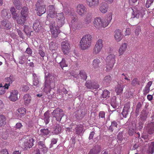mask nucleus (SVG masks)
<instances>
[{
  "label": "nucleus",
  "mask_w": 154,
  "mask_h": 154,
  "mask_svg": "<svg viewBox=\"0 0 154 154\" xmlns=\"http://www.w3.org/2000/svg\"><path fill=\"white\" fill-rule=\"evenodd\" d=\"M112 13H109L107 16L104 19L100 17H96L93 21L94 26L97 29H100L102 27L105 28L109 24L112 19Z\"/></svg>",
  "instance_id": "nucleus-1"
},
{
  "label": "nucleus",
  "mask_w": 154,
  "mask_h": 154,
  "mask_svg": "<svg viewBox=\"0 0 154 154\" xmlns=\"http://www.w3.org/2000/svg\"><path fill=\"white\" fill-rule=\"evenodd\" d=\"M92 39V36L89 34L84 35L79 42L80 48L82 50L88 49L91 46Z\"/></svg>",
  "instance_id": "nucleus-2"
},
{
  "label": "nucleus",
  "mask_w": 154,
  "mask_h": 154,
  "mask_svg": "<svg viewBox=\"0 0 154 154\" xmlns=\"http://www.w3.org/2000/svg\"><path fill=\"white\" fill-rule=\"evenodd\" d=\"M35 7V10L37 11L38 15L40 16L46 12V5L44 3L43 0H38Z\"/></svg>",
  "instance_id": "nucleus-3"
},
{
  "label": "nucleus",
  "mask_w": 154,
  "mask_h": 154,
  "mask_svg": "<svg viewBox=\"0 0 154 154\" xmlns=\"http://www.w3.org/2000/svg\"><path fill=\"white\" fill-rule=\"evenodd\" d=\"M133 11L132 17L137 18H142L144 15V9L139 6H135L131 8Z\"/></svg>",
  "instance_id": "nucleus-4"
},
{
  "label": "nucleus",
  "mask_w": 154,
  "mask_h": 154,
  "mask_svg": "<svg viewBox=\"0 0 154 154\" xmlns=\"http://www.w3.org/2000/svg\"><path fill=\"white\" fill-rule=\"evenodd\" d=\"M34 140L31 137L23 138L20 143H21L22 147L27 149L31 148L33 146Z\"/></svg>",
  "instance_id": "nucleus-5"
},
{
  "label": "nucleus",
  "mask_w": 154,
  "mask_h": 154,
  "mask_svg": "<svg viewBox=\"0 0 154 154\" xmlns=\"http://www.w3.org/2000/svg\"><path fill=\"white\" fill-rule=\"evenodd\" d=\"M68 17L71 20V26L74 30L79 29L81 27L80 23L77 19L76 16L72 15H69Z\"/></svg>",
  "instance_id": "nucleus-6"
},
{
  "label": "nucleus",
  "mask_w": 154,
  "mask_h": 154,
  "mask_svg": "<svg viewBox=\"0 0 154 154\" xmlns=\"http://www.w3.org/2000/svg\"><path fill=\"white\" fill-rule=\"evenodd\" d=\"M51 115L53 118H55L56 121L59 123L64 115V113L62 109L57 108L51 112Z\"/></svg>",
  "instance_id": "nucleus-7"
},
{
  "label": "nucleus",
  "mask_w": 154,
  "mask_h": 154,
  "mask_svg": "<svg viewBox=\"0 0 154 154\" xmlns=\"http://www.w3.org/2000/svg\"><path fill=\"white\" fill-rule=\"evenodd\" d=\"M103 40L101 39H99L97 40L93 50V54H97L101 51L103 47Z\"/></svg>",
  "instance_id": "nucleus-8"
},
{
  "label": "nucleus",
  "mask_w": 154,
  "mask_h": 154,
  "mask_svg": "<svg viewBox=\"0 0 154 154\" xmlns=\"http://www.w3.org/2000/svg\"><path fill=\"white\" fill-rule=\"evenodd\" d=\"M49 11L47 16V20L51 21V19L55 18L57 16V13L55 11L54 7L53 5L49 6Z\"/></svg>",
  "instance_id": "nucleus-9"
},
{
  "label": "nucleus",
  "mask_w": 154,
  "mask_h": 154,
  "mask_svg": "<svg viewBox=\"0 0 154 154\" xmlns=\"http://www.w3.org/2000/svg\"><path fill=\"white\" fill-rule=\"evenodd\" d=\"M61 49L64 55L68 54L70 49V47L67 41H63L61 42Z\"/></svg>",
  "instance_id": "nucleus-10"
},
{
  "label": "nucleus",
  "mask_w": 154,
  "mask_h": 154,
  "mask_svg": "<svg viewBox=\"0 0 154 154\" xmlns=\"http://www.w3.org/2000/svg\"><path fill=\"white\" fill-rule=\"evenodd\" d=\"M103 61V59L100 57H97L94 59L92 63L93 68L95 70H97L101 66V62Z\"/></svg>",
  "instance_id": "nucleus-11"
},
{
  "label": "nucleus",
  "mask_w": 154,
  "mask_h": 154,
  "mask_svg": "<svg viewBox=\"0 0 154 154\" xmlns=\"http://www.w3.org/2000/svg\"><path fill=\"white\" fill-rule=\"evenodd\" d=\"M48 76L47 79H45V82L48 83L52 88H55V82L57 80V78L50 74H48Z\"/></svg>",
  "instance_id": "nucleus-12"
},
{
  "label": "nucleus",
  "mask_w": 154,
  "mask_h": 154,
  "mask_svg": "<svg viewBox=\"0 0 154 154\" xmlns=\"http://www.w3.org/2000/svg\"><path fill=\"white\" fill-rule=\"evenodd\" d=\"M55 23L52 24L50 26V30L51 33L52 37L55 38L58 37L60 31V30H58L55 26Z\"/></svg>",
  "instance_id": "nucleus-13"
},
{
  "label": "nucleus",
  "mask_w": 154,
  "mask_h": 154,
  "mask_svg": "<svg viewBox=\"0 0 154 154\" xmlns=\"http://www.w3.org/2000/svg\"><path fill=\"white\" fill-rule=\"evenodd\" d=\"M19 92L17 90H12L11 92L9 99V100L13 102H15L18 99Z\"/></svg>",
  "instance_id": "nucleus-14"
},
{
  "label": "nucleus",
  "mask_w": 154,
  "mask_h": 154,
  "mask_svg": "<svg viewBox=\"0 0 154 154\" xmlns=\"http://www.w3.org/2000/svg\"><path fill=\"white\" fill-rule=\"evenodd\" d=\"M76 8L77 13L81 16H83L87 11L86 8L83 4H79Z\"/></svg>",
  "instance_id": "nucleus-15"
},
{
  "label": "nucleus",
  "mask_w": 154,
  "mask_h": 154,
  "mask_svg": "<svg viewBox=\"0 0 154 154\" xmlns=\"http://www.w3.org/2000/svg\"><path fill=\"white\" fill-rule=\"evenodd\" d=\"M114 36L116 41L117 42H120L123 38V35L119 29H117L115 31Z\"/></svg>",
  "instance_id": "nucleus-16"
},
{
  "label": "nucleus",
  "mask_w": 154,
  "mask_h": 154,
  "mask_svg": "<svg viewBox=\"0 0 154 154\" xmlns=\"http://www.w3.org/2000/svg\"><path fill=\"white\" fill-rule=\"evenodd\" d=\"M128 43L124 42L121 44L118 50V55L119 56H122L126 51L128 47Z\"/></svg>",
  "instance_id": "nucleus-17"
},
{
  "label": "nucleus",
  "mask_w": 154,
  "mask_h": 154,
  "mask_svg": "<svg viewBox=\"0 0 154 154\" xmlns=\"http://www.w3.org/2000/svg\"><path fill=\"white\" fill-rule=\"evenodd\" d=\"M87 5L90 8H94L98 5L99 0H86Z\"/></svg>",
  "instance_id": "nucleus-18"
},
{
  "label": "nucleus",
  "mask_w": 154,
  "mask_h": 154,
  "mask_svg": "<svg viewBox=\"0 0 154 154\" xmlns=\"http://www.w3.org/2000/svg\"><path fill=\"white\" fill-rule=\"evenodd\" d=\"M116 61L115 55L110 54H109L106 58V62L109 63L113 64H115Z\"/></svg>",
  "instance_id": "nucleus-19"
},
{
  "label": "nucleus",
  "mask_w": 154,
  "mask_h": 154,
  "mask_svg": "<svg viewBox=\"0 0 154 154\" xmlns=\"http://www.w3.org/2000/svg\"><path fill=\"white\" fill-rule=\"evenodd\" d=\"M92 16L91 14L88 13L85 15L84 19V23L87 25L90 23L92 20Z\"/></svg>",
  "instance_id": "nucleus-20"
},
{
  "label": "nucleus",
  "mask_w": 154,
  "mask_h": 154,
  "mask_svg": "<svg viewBox=\"0 0 154 154\" xmlns=\"http://www.w3.org/2000/svg\"><path fill=\"white\" fill-rule=\"evenodd\" d=\"M38 147L43 153H45L48 151V148L46 146L44 142L40 141L38 143Z\"/></svg>",
  "instance_id": "nucleus-21"
},
{
  "label": "nucleus",
  "mask_w": 154,
  "mask_h": 154,
  "mask_svg": "<svg viewBox=\"0 0 154 154\" xmlns=\"http://www.w3.org/2000/svg\"><path fill=\"white\" fill-rule=\"evenodd\" d=\"M108 7L106 3L101 4L99 8L100 11L102 13H106L108 10Z\"/></svg>",
  "instance_id": "nucleus-22"
},
{
  "label": "nucleus",
  "mask_w": 154,
  "mask_h": 154,
  "mask_svg": "<svg viewBox=\"0 0 154 154\" xmlns=\"http://www.w3.org/2000/svg\"><path fill=\"white\" fill-rule=\"evenodd\" d=\"M1 25L4 26L5 29H10L11 27V23L8 20H3L1 23Z\"/></svg>",
  "instance_id": "nucleus-23"
},
{
  "label": "nucleus",
  "mask_w": 154,
  "mask_h": 154,
  "mask_svg": "<svg viewBox=\"0 0 154 154\" xmlns=\"http://www.w3.org/2000/svg\"><path fill=\"white\" fill-rule=\"evenodd\" d=\"M101 149L100 147L97 146L92 148L88 154H97L100 152Z\"/></svg>",
  "instance_id": "nucleus-24"
},
{
  "label": "nucleus",
  "mask_w": 154,
  "mask_h": 154,
  "mask_svg": "<svg viewBox=\"0 0 154 154\" xmlns=\"http://www.w3.org/2000/svg\"><path fill=\"white\" fill-rule=\"evenodd\" d=\"M24 104L26 106L28 105L31 100V96L28 94H25L23 97Z\"/></svg>",
  "instance_id": "nucleus-25"
},
{
  "label": "nucleus",
  "mask_w": 154,
  "mask_h": 154,
  "mask_svg": "<svg viewBox=\"0 0 154 154\" xmlns=\"http://www.w3.org/2000/svg\"><path fill=\"white\" fill-rule=\"evenodd\" d=\"M136 129V125L135 123H131L128 131L129 135L132 136L134 134Z\"/></svg>",
  "instance_id": "nucleus-26"
},
{
  "label": "nucleus",
  "mask_w": 154,
  "mask_h": 154,
  "mask_svg": "<svg viewBox=\"0 0 154 154\" xmlns=\"http://www.w3.org/2000/svg\"><path fill=\"white\" fill-rule=\"evenodd\" d=\"M147 131L149 134H152L154 131V122H151L148 125Z\"/></svg>",
  "instance_id": "nucleus-27"
},
{
  "label": "nucleus",
  "mask_w": 154,
  "mask_h": 154,
  "mask_svg": "<svg viewBox=\"0 0 154 154\" xmlns=\"http://www.w3.org/2000/svg\"><path fill=\"white\" fill-rule=\"evenodd\" d=\"M130 107V106L129 103H127L125 105L123 110V112H122V115L124 117H126V115L128 114L129 109Z\"/></svg>",
  "instance_id": "nucleus-28"
},
{
  "label": "nucleus",
  "mask_w": 154,
  "mask_h": 154,
  "mask_svg": "<svg viewBox=\"0 0 154 154\" xmlns=\"http://www.w3.org/2000/svg\"><path fill=\"white\" fill-rule=\"evenodd\" d=\"M124 86L120 85H118L115 88V91L117 95H120L122 93Z\"/></svg>",
  "instance_id": "nucleus-29"
},
{
  "label": "nucleus",
  "mask_w": 154,
  "mask_h": 154,
  "mask_svg": "<svg viewBox=\"0 0 154 154\" xmlns=\"http://www.w3.org/2000/svg\"><path fill=\"white\" fill-rule=\"evenodd\" d=\"M41 27L40 22L38 20L36 21L33 24V28L36 32H38Z\"/></svg>",
  "instance_id": "nucleus-30"
},
{
  "label": "nucleus",
  "mask_w": 154,
  "mask_h": 154,
  "mask_svg": "<svg viewBox=\"0 0 154 154\" xmlns=\"http://www.w3.org/2000/svg\"><path fill=\"white\" fill-rule=\"evenodd\" d=\"M54 88H52L51 85L47 82H45V87L44 88V91L47 94H48L50 93V91L51 89H54Z\"/></svg>",
  "instance_id": "nucleus-31"
},
{
  "label": "nucleus",
  "mask_w": 154,
  "mask_h": 154,
  "mask_svg": "<svg viewBox=\"0 0 154 154\" xmlns=\"http://www.w3.org/2000/svg\"><path fill=\"white\" fill-rule=\"evenodd\" d=\"M83 126L81 124L77 125L75 128V133L76 134L80 135L81 134L83 131Z\"/></svg>",
  "instance_id": "nucleus-32"
},
{
  "label": "nucleus",
  "mask_w": 154,
  "mask_h": 154,
  "mask_svg": "<svg viewBox=\"0 0 154 154\" xmlns=\"http://www.w3.org/2000/svg\"><path fill=\"white\" fill-rule=\"evenodd\" d=\"M27 17L21 16V17L18 18L17 20V23L19 24L23 25L25 23V22L26 21V18Z\"/></svg>",
  "instance_id": "nucleus-33"
},
{
  "label": "nucleus",
  "mask_w": 154,
  "mask_h": 154,
  "mask_svg": "<svg viewBox=\"0 0 154 154\" xmlns=\"http://www.w3.org/2000/svg\"><path fill=\"white\" fill-rule=\"evenodd\" d=\"M117 122L116 121H113L111 122V124L109 127V129L113 131L114 130L117 129Z\"/></svg>",
  "instance_id": "nucleus-34"
},
{
  "label": "nucleus",
  "mask_w": 154,
  "mask_h": 154,
  "mask_svg": "<svg viewBox=\"0 0 154 154\" xmlns=\"http://www.w3.org/2000/svg\"><path fill=\"white\" fill-rule=\"evenodd\" d=\"M29 13L28 8L26 7H23L20 12V14L21 16L27 17Z\"/></svg>",
  "instance_id": "nucleus-35"
},
{
  "label": "nucleus",
  "mask_w": 154,
  "mask_h": 154,
  "mask_svg": "<svg viewBox=\"0 0 154 154\" xmlns=\"http://www.w3.org/2000/svg\"><path fill=\"white\" fill-rule=\"evenodd\" d=\"M6 118L4 115H0V127L4 126L6 123Z\"/></svg>",
  "instance_id": "nucleus-36"
},
{
  "label": "nucleus",
  "mask_w": 154,
  "mask_h": 154,
  "mask_svg": "<svg viewBox=\"0 0 154 154\" xmlns=\"http://www.w3.org/2000/svg\"><path fill=\"white\" fill-rule=\"evenodd\" d=\"M112 80V78L111 76L109 75H108L105 76L103 81V82L104 84L107 85L109 84Z\"/></svg>",
  "instance_id": "nucleus-37"
},
{
  "label": "nucleus",
  "mask_w": 154,
  "mask_h": 154,
  "mask_svg": "<svg viewBox=\"0 0 154 154\" xmlns=\"http://www.w3.org/2000/svg\"><path fill=\"white\" fill-rule=\"evenodd\" d=\"M26 109L23 108H20L17 110V112L19 116L20 117L24 116L26 114Z\"/></svg>",
  "instance_id": "nucleus-38"
},
{
  "label": "nucleus",
  "mask_w": 154,
  "mask_h": 154,
  "mask_svg": "<svg viewBox=\"0 0 154 154\" xmlns=\"http://www.w3.org/2000/svg\"><path fill=\"white\" fill-rule=\"evenodd\" d=\"M14 5L16 8L19 10L21 9L22 6L20 1L19 0H12Z\"/></svg>",
  "instance_id": "nucleus-39"
},
{
  "label": "nucleus",
  "mask_w": 154,
  "mask_h": 154,
  "mask_svg": "<svg viewBox=\"0 0 154 154\" xmlns=\"http://www.w3.org/2000/svg\"><path fill=\"white\" fill-rule=\"evenodd\" d=\"M149 150L148 151V153H153L154 152V142H151L149 143Z\"/></svg>",
  "instance_id": "nucleus-40"
},
{
  "label": "nucleus",
  "mask_w": 154,
  "mask_h": 154,
  "mask_svg": "<svg viewBox=\"0 0 154 154\" xmlns=\"http://www.w3.org/2000/svg\"><path fill=\"white\" fill-rule=\"evenodd\" d=\"M106 63V72H109L112 69L113 67L114 64L109 63Z\"/></svg>",
  "instance_id": "nucleus-41"
},
{
  "label": "nucleus",
  "mask_w": 154,
  "mask_h": 154,
  "mask_svg": "<svg viewBox=\"0 0 154 154\" xmlns=\"http://www.w3.org/2000/svg\"><path fill=\"white\" fill-rule=\"evenodd\" d=\"M8 10L6 9H4L1 11V15L3 18H6L8 15Z\"/></svg>",
  "instance_id": "nucleus-42"
},
{
  "label": "nucleus",
  "mask_w": 154,
  "mask_h": 154,
  "mask_svg": "<svg viewBox=\"0 0 154 154\" xmlns=\"http://www.w3.org/2000/svg\"><path fill=\"white\" fill-rule=\"evenodd\" d=\"M118 142L120 145L123 144L125 143V141L122 138V133H119L117 135Z\"/></svg>",
  "instance_id": "nucleus-43"
},
{
  "label": "nucleus",
  "mask_w": 154,
  "mask_h": 154,
  "mask_svg": "<svg viewBox=\"0 0 154 154\" xmlns=\"http://www.w3.org/2000/svg\"><path fill=\"white\" fill-rule=\"evenodd\" d=\"M5 80L10 85L15 81V78L13 75H10L9 77L5 78Z\"/></svg>",
  "instance_id": "nucleus-44"
},
{
  "label": "nucleus",
  "mask_w": 154,
  "mask_h": 154,
  "mask_svg": "<svg viewBox=\"0 0 154 154\" xmlns=\"http://www.w3.org/2000/svg\"><path fill=\"white\" fill-rule=\"evenodd\" d=\"M79 74L81 79L84 80H85L86 79L87 76L86 72L84 71H80Z\"/></svg>",
  "instance_id": "nucleus-45"
},
{
  "label": "nucleus",
  "mask_w": 154,
  "mask_h": 154,
  "mask_svg": "<svg viewBox=\"0 0 154 154\" xmlns=\"http://www.w3.org/2000/svg\"><path fill=\"white\" fill-rule=\"evenodd\" d=\"M61 130V126L59 124H56L55 129L54 130V133L56 134H59Z\"/></svg>",
  "instance_id": "nucleus-46"
},
{
  "label": "nucleus",
  "mask_w": 154,
  "mask_h": 154,
  "mask_svg": "<svg viewBox=\"0 0 154 154\" xmlns=\"http://www.w3.org/2000/svg\"><path fill=\"white\" fill-rule=\"evenodd\" d=\"M59 64L60 66L63 69L64 67L68 66V64L66 62V60L64 58L62 59V61L59 63Z\"/></svg>",
  "instance_id": "nucleus-47"
},
{
  "label": "nucleus",
  "mask_w": 154,
  "mask_h": 154,
  "mask_svg": "<svg viewBox=\"0 0 154 154\" xmlns=\"http://www.w3.org/2000/svg\"><path fill=\"white\" fill-rule=\"evenodd\" d=\"M57 47L56 45L53 42H51L49 44V49L50 50L53 51L56 50Z\"/></svg>",
  "instance_id": "nucleus-48"
},
{
  "label": "nucleus",
  "mask_w": 154,
  "mask_h": 154,
  "mask_svg": "<svg viewBox=\"0 0 154 154\" xmlns=\"http://www.w3.org/2000/svg\"><path fill=\"white\" fill-rule=\"evenodd\" d=\"M110 92L106 90H104L102 94V96L104 98H108L109 97Z\"/></svg>",
  "instance_id": "nucleus-49"
},
{
  "label": "nucleus",
  "mask_w": 154,
  "mask_h": 154,
  "mask_svg": "<svg viewBox=\"0 0 154 154\" xmlns=\"http://www.w3.org/2000/svg\"><path fill=\"white\" fill-rule=\"evenodd\" d=\"M44 120L45 124H48L49 121V116L48 113L47 112H45L44 114Z\"/></svg>",
  "instance_id": "nucleus-50"
},
{
  "label": "nucleus",
  "mask_w": 154,
  "mask_h": 154,
  "mask_svg": "<svg viewBox=\"0 0 154 154\" xmlns=\"http://www.w3.org/2000/svg\"><path fill=\"white\" fill-rule=\"evenodd\" d=\"M131 84L133 86H135L137 85H139L140 84V82L138 80V79L136 78H135L132 80Z\"/></svg>",
  "instance_id": "nucleus-51"
},
{
  "label": "nucleus",
  "mask_w": 154,
  "mask_h": 154,
  "mask_svg": "<svg viewBox=\"0 0 154 154\" xmlns=\"http://www.w3.org/2000/svg\"><path fill=\"white\" fill-rule=\"evenodd\" d=\"M92 81L87 82L85 84V85L88 89H92Z\"/></svg>",
  "instance_id": "nucleus-52"
},
{
  "label": "nucleus",
  "mask_w": 154,
  "mask_h": 154,
  "mask_svg": "<svg viewBox=\"0 0 154 154\" xmlns=\"http://www.w3.org/2000/svg\"><path fill=\"white\" fill-rule=\"evenodd\" d=\"M20 89L22 91L26 92L29 90V88L28 85H22Z\"/></svg>",
  "instance_id": "nucleus-53"
},
{
  "label": "nucleus",
  "mask_w": 154,
  "mask_h": 154,
  "mask_svg": "<svg viewBox=\"0 0 154 154\" xmlns=\"http://www.w3.org/2000/svg\"><path fill=\"white\" fill-rule=\"evenodd\" d=\"M56 17L57 20H65V18L63 13L58 14Z\"/></svg>",
  "instance_id": "nucleus-54"
},
{
  "label": "nucleus",
  "mask_w": 154,
  "mask_h": 154,
  "mask_svg": "<svg viewBox=\"0 0 154 154\" xmlns=\"http://www.w3.org/2000/svg\"><path fill=\"white\" fill-rule=\"evenodd\" d=\"M40 131L41 133V134L42 135H47L49 133V131L48 129L42 128L41 129Z\"/></svg>",
  "instance_id": "nucleus-55"
},
{
  "label": "nucleus",
  "mask_w": 154,
  "mask_h": 154,
  "mask_svg": "<svg viewBox=\"0 0 154 154\" xmlns=\"http://www.w3.org/2000/svg\"><path fill=\"white\" fill-rule=\"evenodd\" d=\"M65 23L64 20H57V26L58 27H61Z\"/></svg>",
  "instance_id": "nucleus-56"
},
{
  "label": "nucleus",
  "mask_w": 154,
  "mask_h": 154,
  "mask_svg": "<svg viewBox=\"0 0 154 154\" xmlns=\"http://www.w3.org/2000/svg\"><path fill=\"white\" fill-rule=\"evenodd\" d=\"M79 110L76 111L74 113V116H75L77 119H82Z\"/></svg>",
  "instance_id": "nucleus-57"
},
{
  "label": "nucleus",
  "mask_w": 154,
  "mask_h": 154,
  "mask_svg": "<svg viewBox=\"0 0 154 154\" xmlns=\"http://www.w3.org/2000/svg\"><path fill=\"white\" fill-rule=\"evenodd\" d=\"M5 92V88L3 87L2 84V83L0 84V95H3Z\"/></svg>",
  "instance_id": "nucleus-58"
},
{
  "label": "nucleus",
  "mask_w": 154,
  "mask_h": 154,
  "mask_svg": "<svg viewBox=\"0 0 154 154\" xmlns=\"http://www.w3.org/2000/svg\"><path fill=\"white\" fill-rule=\"evenodd\" d=\"M25 60V56L23 55L19 58V63L20 64H23L24 63Z\"/></svg>",
  "instance_id": "nucleus-59"
},
{
  "label": "nucleus",
  "mask_w": 154,
  "mask_h": 154,
  "mask_svg": "<svg viewBox=\"0 0 154 154\" xmlns=\"http://www.w3.org/2000/svg\"><path fill=\"white\" fill-rule=\"evenodd\" d=\"M150 91V88L145 86L143 90V94L146 95L148 94Z\"/></svg>",
  "instance_id": "nucleus-60"
},
{
  "label": "nucleus",
  "mask_w": 154,
  "mask_h": 154,
  "mask_svg": "<svg viewBox=\"0 0 154 154\" xmlns=\"http://www.w3.org/2000/svg\"><path fill=\"white\" fill-rule=\"evenodd\" d=\"M154 0H147L146 1V6L147 8H149L151 6V4L153 2Z\"/></svg>",
  "instance_id": "nucleus-61"
},
{
  "label": "nucleus",
  "mask_w": 154,
  "mask_h": 154,
  "mask_svg": "<svg viewBox=\"0 0 154 154\" xmlns=\"http://www.w3.org/2000/svg\"><path fill=\"white\" fill-rule=\"evenodd\" d=\"M92 89H97L99 88V86L97 82H93L92 86Z\"/></svg>",
  "instance_id": "nucleus-62"
},
{
  "label": "nucleus",
  "mask_w": 154,
  "mask_h": 154,
  "mask_svg": "<svg viewBox=\"0 0 154 154\" xmlns=\"http://www.w3.org/2000/svg\"><path fill=\"white\" fill-rule=\"evenodd\" d=\"M23 27V30L26 34H27V33H28L30 32V29L28 26L25 25H24Z\"/></svg>",
  "instance_id": "nucleus-63"
},
{
  "label": "nucleus",
  "mask_w": 154,
  "mask_h": 154,
  "mask_svg": "<svg viewBox=\"0 0 154 154\" xmlns=\"http://www.w3.org/2000/svg\"><path fill=\"white\" fill-rule=\"evenodd\" d=\"M25 53H27L29 55H31L32 53V50L30 48H27Z\"/></svg>",
  "instance_id": "nucleus-64"
}]
</instances>
